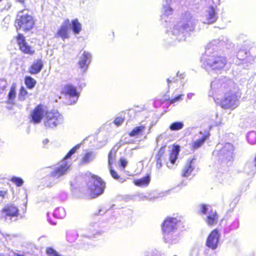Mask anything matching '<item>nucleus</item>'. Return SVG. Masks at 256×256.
Instances as JSON below:
<instances>
[{"instance_id": "f257e3e1", "label": "nucleus", "mask_w": 256, "mask_h": 256, "mask_svg": "<svg viewBox=\"0 0 256 256\" xmlns=\"http://www.w3.org/2000/svg\"><path fill=\"white\" fill-rule=\"evenodd\" d=\"M90 180L88 184V192L91 198H96L104 193L106 183L99 176L90 174Z\"/></svg>"}, {"instance_id": "f03ea898", "label": "nucleus", "mask_w": 256, "mask_h": 256, "mask_svg": "<svg viewBox=\"0 0 256 256\" xmlns=\"http://www.w3.org/2000/svg\"><path fill=\"white\" fill-rule=\"evenodd\" d=\"M63 117L57 110H48L44 118V124L46 128L52 129L62 123Z\"/></svg>"}, {"instance_id": "7ed1b4c3", "label": "nucleus", "mask_w": 256, "mask_h": 256, "mask_svg": "<svg viewBox=\"0 0 256 256\" xmlns=\"http://www.w3.org/2000/svg\"><path fill=\"white\" fill-rule=\"evenodd\" d=\"M234 147L232 144L226 142L218 150L216 151V155L219 158L221 163L228 164L234 160Z\"/></svg>"}, {"instance_id": "20e7f679", "label": "nucleus", "mask_w": 256, "mask_h": 256, "mask_svg": "<svg viewBox=\"0 0 256 256\" xmlns=\"http://www.w3.org/2000/svg\"><path fill=\"white\" fill-rule=\"evenodd\" d=\"M16 29L22 30L24 32L32 30L34 26L35 20L30 14H26L16 18L15 21Z\"/></svg>"}, {"instance_id": "39448f33", "label": "nucleus", "mask_w": 256, "mask_h": 256, "mask_svg": "<svg viewBox=\"0 0 256 256\" xmlns=\"http://www.w3.org/2000/svg\"><path fill=\"white\" fill-rule=\"evenodd\" d=\"M16 40L20 50L22 54L29 56H33L35 54V50L28 44L22 34H18L16 36Z\"/></svg>"}, {"instance_id": "423d86ee", "label": "nucleus", "mask_w": 256, "mask_h": 256, "mask_svg": "<svg viewBox=\"0 0 256 256\" xmlns=\"http://www.w3.org/2000/svg\"><path fill=\"white\" fill-rule=\"evenodd\" d=\"M46 106L42 104H38L31 112L30 117L31 122L34 124H39L44 118L47 112Z\"/></svg>"}, {"instance_id": "0eeeda50", "label": "nucleus", "mask_w": 256, "mask_h": 256, "mask_svg": "<svg viewBox=\"0 0 256 256\" xmlns=\"http://www.w3.org/2000/svg\"><path fill=\"white\" fill-rule=\"evenodd\" d=\"M1 212L5 219L17 218L20 214L18 206L14 203L6 204L1 210Z\"/></svg>"}, {"instance_id": "6e6552de", "label": "nucleus", "mask_w": 256, "mask_h": 256, "mask_svg": "<svg viewBox=\"0 0 256 256\" xmlns=\"http://www.w3.org/2000/svg\"><path fill=\"white\" fill-rule=\"evenodd\" d=\"M238 101V98L236 94L228 93L220 102L221 107L224 109H234L236 108L238 104L236 102Z\"/></svg>"}, {"instance_id": "1a4fd4ad", "label": "nucleus", "mask_w": 256, "mask_h": 256, "mask_svg": "<svg viewBox=\"0 0 256 256\" xmlns=\"http://www.w3.org/2000/svg\"><path fill=\"white\" fill-rule=\"evenodd\" d=\"M226 64V58L220 55L212 56L208 62V65L214 70H220L224 68Z\"/></svg>"}, {"instance_id": "9d476101", "label": "nucleus", "mask_w": 256, "mask_h": 256, "mask_svg": "<svg viewBox=\"0 0 256 256\" xmlns=\"http://www.w3.org/2000/svg\"><path fill=\"white\" fill-rule=\"evenodd\" d=\"M179 220L176 218L166 217L162 224V230L164 234H168L177 228Z\"/></svg>"}, {"instance_id": "9b49d317", "label": "nucleus", "mask_w": 256, "mask_h": 256, "mask_svg": "<svg viewBox=\"0 0 256 256\" xmlns=\"http://www.w3.org/2000/svg\"><path fill=\"white\" fill-rule=\"evenodd\" d=\"M220 234L218 229L215 228L212 230L208 234L206 240V246L212 250L217 248Z\"/></svg>"}, {"instance_id": "f8f14e48", "label": "nucleus", "mask_w": 256, "mask_h": 256, "mask_svg": "<svg viewBox=\"0 0 256 256\" xmlns=\"http://www.w3.org/2000/svg\"><path fill=\"white\" fill-rule=\"evenodd\" d=\"M71 164L68 162H64L52 171L50 176V177L58 178L67 173L70 168Z\"/></svg>"}, {"instance_id": "ddd939ff", "label": "nucleus", "mask_w": 256, "mask_h": 256, "mask_svg": "<svg viewBox=\"0 0 256 256\" xmlns=\"http://www.w3.org/2000/svg\"><path fill=\"white\" fill-rule=\"evenodd\" d=\"M70 24L68 19H66L63 24L60 26L58 31L55 34V37L56 38H61L62 40H65L69 38L68 26Z\"/></svg>"}, {"instance_id": "4468645a", "label": "nucleus", "mask_w": 256, "mask_h": 256, "mask_svg": "<svg viewBox=\"0 0 256 256\" xmlns=\"http://www.w3.org/2000/svg\"><path fill=\"white\" fill-rule=\"evenodd\" d=\"M44 65L42 58H37L34 60L28 67V72L30 74H37L42 70Z\"/></svg>"}, {"instance_id": "2eb2a0df", "label": "nucleus", "mask_w": 256, "mask_h": 256, "mask_svg": "<svg viewBox=\"0 0 256 256\" xmlns=\"http://www.w3.org/2000/svg\"><path fill=\"white\" fill-rule=\"evenodd\" d=\"M61 94L70 98L79 96V92L76 90V88L71 84L64 85L61 90Z\"/></svg>"}, {"instance_id": "dca6fc26", "label": "nucleus", "mask_w": 256, "mask_h": 256, "mask_svg": "<svg viewBox=\"0 0 256 256\" xmlns=\"http://www.w3.org/2000/svg\"><path fill=\"white\" fill-rule=\"evenodd\" d=\"M210 136V132H207L199 139L193 141L191 144L190 148L192 150H197L202 147L204 144L205 141L208 140Z\"/></svg>"}, {"instance_id": "f3484780", "label": "nucleus", "mask_w": 256, "mask_h": 256, "mask_svg": "<svg viewBox=\"0 0 256 256\" xmlns=\"http://www.w3.org/2000/svg\"><path fill=\"white\" fill-rule=\"evenodd\" d=\"M90 55L86 52H84L82 54V58L79 60L78 64L80 69L85 70L88 66L89 63L90 61Z\"/></svg>"}, {"instance_id": "a211bd4d", "label": "nucleus", "mask_w": 256, "mask_h": 256, "mask_svg": "<svg viewBox=\"0 0 256 256\" xmlns=\"http://www.w3.org/2000/svg\"><path fill=\"white\" fill-rule=\"evenodd\" d=\"M218 220V214L216 212L211 210L206 216V222L208 226H212L217 224Z\"/></svg>"}, {"instance_id": "6ab92c4d", "label": "nucleus", "mask_w": 256, "mask_h": 256, "mask_svg": "<svg viewBox=\"0 0 256 256\" xmlns=\"http://www.w3.org/2000/svg\"><path fill=\"white\" fill-rule=\"evenodd\" d=\"M16 86L15 84H12L9 90L7 96V100L6 102L7 104H14V99L16 97Z\"/></svg>"}, {"instance_id": "aec40b11", "label": "nucleus", "mask_w": 256, "mask_h": 256, "mask_svg": "<svg viewBox=\"0 0 256 256\" xmlns=\"http://www.w3.org/2000/svg\"><path fill=\"white\" fill-rule=\"evenodd\" d=\"M216 12L212 6L210 7V10L208 11L206 15V22L208 24H211L215 22L217 20Z\"/></svg>"}, {"instance_id": "412c9836", "label": "nucleus", "mask_w": 256, "mask_h": 256, "mask_svg": "<svg viewBox=\"0 0 256 256\" xmlns=\"http://www.w3.org/2000/svg\"><path fill=\"white\" fill-rule=\"evenodd\" d=\"M150 181V174H146L141 178L134 180L133 182L134 184L140 187L148 186Z\"/></svg>"}, {"instance_id": "4be33fe9", "label": "nucleus", "mask_w": 256, "mask_h": 256, "mask_svg": "<svg viewBox=\"0 0 256 256\" xmlns=\"http://www.w3.org/2000/svg\"><path fill=\"white\" fill-rule=\"evenodd\" d=\"M194 160V158H193L188 160V163L185 165L182 170V176L188 177L190 176L194 168V166H192V162Z\"/></svg>"}, {"instance_id": "5701e85b", "label": "nucleus", "mask_w": 256, "mask_h": 256, "mask_svg": "<svg viewBox=\"0 0 256 256\" xmlns=\"http://www.w3.org/2000/svg\"><path fill=\"white\" fill-rule=\"evenodd\" d=\"M94 158V154L92 151L86 152L80 160V165H84L91 162Z\"/></svg>"}, {"instance_id": "b1692460", "label": "nucleus", "mask_w": 256, "mask_h": 256, "mask_svg": "<svg viewBox=\"0 0 256 256\" xmlns=\"http://www.w3.org/2000/svg\"><path fill=\"white\" fill-rule=\"evenodd\" d=\"M146 126L144 124L134 127L129 133L130 137H138L142 136L146 130Z\"/></svg>"}, {"instance_id": "393cba45", "label": "nucleus", "mask_w": 256, "mask_h": 256, "mask_svg": "<svg viewBox=\"0 0 256 256\" xmlns=\"http://www.w3.org/2000/svg\"><path fill=\"white\" fill-rule=\"evenodd\" d=\"M180 147L178 145L174 146V148L169 155V160L172 164H174L178 158Z\"/></svg>"}, {"instance_id": "a878e982", "label": "nucleus", "mask_w": 256, "mask_h": 256, "mask_svg": "<svg viewBox=\"0 0 256 256\" xmlns=\"http://www.w3.org/2000/svg\"><path fill=\"white\" fill-rule=\"evenodd\" d=\"M71 28L73 33L75 34H78L82 30V24L78 18H75L71 21Z\"/></svg>"}, {"instance_id": "bb28decb", "label": "nucleus", "mask_w": 256, "mask_h": 256, "mask_svg": "<svg viewBox=\"0 0 256 256\" xmlns=\"http://www.w3.org/2000/svg\"><path fill=\"white\" fill-rule=\"evenodd\" d=\"M190 27V25L188 24H184L181 26H175L172 29L173 34L176 35L183 34L186 31L188 28Z\"/></svg>"}, {"instance_id": "cd10ccee", "label": "nucleus", "mask_w": 256, "mask_h": 256, "mask_svg": "<svg viewBox=\"0 0 256 256\" xmlns=\"http://www.w3.org/2000/svg\"><path fill=\"white\" fill-rule=\"evenodd\" d=\"M24 80L25 85L28 89L33 88L36 84V80L30 76H26Z\"/></svg>"}, {"instance_id": "c85d7f7f", "label": "nucleus", "mask_w": 256, "mask_h": 256, "mask_svg": "<svg viewBox=\"0 0 256 256\" xmlns=\"http://www.w3.org/2000/svg\"><path fill=\"white\" fill-rule=\"evenodd\" d=\"M116 156V150H110L108 154V167L112 166Z\"/></svg>"}, {"instance_id": "c756f323", "label": "nucleus", "mask_w": 256, "mask_h": 256, "mask_svg": "<svg viewBox=\"0 0 256 256\" xmlns=\"http://www.w3.org/2000/svg\"><path fill=\"white\" fill-rule=\"evenodd\" d=\"M184 123L182 122H175L172 123L170 126L169 128L172 131L178 130L182 129L184 128Z\"/></svg>"}, {"instance_id": "7c9ffc66", "label": "nucleus", "mask_w": 256, "mask_h": 256, "mask_svg": "<svg viewBox=\"0 0 256 256\" xmlns=\"http://www.w3.org/2000/svg\"><path fill=\"white\" fill-rule=\"evenodd\" d=\"M28 96V92L26 88L24 86H21L18 95V100L20 101H24Z\"/></svg>"}, {"instance_id": "2f4dec72", "label": "nucleus", "mask_w": 256, "mask_h": 256, "mask_svg": "<svg viewBox=\"0 0 256 256\" xmlns=\"http://www.w3.org/2000/svg\"><path fill=\"white\" fill-rule=\"evenodd\" d=\"M247 140L251 144H256V132L251 131L248 132L247 136Z\"/></svg>"}, {"instance_id": "473e14b6", "label": "nucleus", "mask_w": 256, "mask_h": 256, "mask_svg": "<svg viewBox=\"0 0 256 256\" xmlns=\"http://www.w3.org/2000/svg\"><path fill=\"white\" fill-rule=\"evenodd\" d=\"M110 174L112 178L116 180H119L121 182H122L124 181V179H122L120 178V176L118 175L117 172H116L113 166L108 167Z\"/></svg>"}, {"instance_id": "72a5a7b5", "label": "nucleus", "mask_w": 256, "mask_h": 256, "mask_svg": "<svg viewBox=\"0 0 256 256\" xmlns=\"http://www.w3.org/2000/svg\"><path fill=\"white\" fill-rule=\"evenodd\" d=\"M80 148V144H78L74 146L72 149H70L68 152L66 154L64 157L63 158V160H66L68 158H70L72 154H74L76 152V150Z\"/></svg>"}, {"instance_id": "f704fd0d", "label": "nucleus", "mask_w": 256, "mask_h": 256, "mask_svg": "<svg viewBox=\"0 0 256 256\" xmlns=\"http://www.w3.org/2000/svg\"><path fill=\"white\" fill-rule=\"evenodd\" d=\"M10 180L14 183L17 186H21L24 184V181L22 178L15 176H12Z\"/></svg>"}, {"instance_id": "c9c22d12", "label": "nucleus", "mask_w": 256, "mask_h": 256, "mask_svg": "<svg viewBox=\"0 0 256 256\" xmlns=\"http://www.w3.org/2000/svg\"><path fill=\"white\" fill-rule=\"evenodd\" d=\"M236 56L239 60H244L248 56V54L244 50H240L238 51Z\"/></svg>"}, {"instance_id": "e433bc0d", "label": "nucleus", "mask_w": 256, "mask_h": 256, "mask_svg": "<svg viewBox=\"0 0 256 256\" xmlns=\"http://www.w3.org/2000/svg\"><path fill=\"white\" fill-rule=\"evenodd\" d=\"M166 145L162 146L158 150L156 157L163 158H164V154L166 152Z\"/></svg>"}, {"instance_id": "4c0bfd02", "label": "nucleus", "mask_w": 256, "mask_h": 256, "mask_svg": "<svg viewBox=\"0 0 256 256\" xmlns=\"http://www.w3.org/2000/svg\"><path fill=\"white\" fill-rule=\"evenodd\" d=\"M46 253L48 256H60L56 250L51 247L46 248Z\"/></svg>"}, {"instance_id": "58836bf2", "label": "nucleus", "mask_w": 256, "mask_h": 256, "mask_svg": "<svg viewBox=\"0 0 256 256\" xmlns=\"http://www.w3.org/2000/svg\"><path fill=\"white\" fill-rule=\"evenodd\" d=\"M118 164L120 168L124 169L128 164V161L124 158H120L118 160Z\"/></svg>"}, {"instance_id": "ea45409f", "label": "nucleus", "mask_w": 256, "mask_h": 256, "mask_svg": "<svg viewBox=\"0 0 256 256\" xmlns=\"http://www.w3.org/2000/svg\"><path fill=\"white\" fill-rule=\"evenodd\" d=\"M182 96H183V94H180L176 96L175 98H172V99H168L166 100V101L170 104H174V102H176L178 101H180V100H182Z\"/></svg>"}, {"instance_id": "a19ab883", "label": "nucleus", "mask_w": 256, "mask_h": 256, "mask_svg": "<svg viewBox=\"0 0 256 256\" xmlns=\"http://www.w3.org/2000/svg\"><path fill=\"white\" fill-rule=\"evenodd\" d=\"M207 205L204 204H202L200 206V209L198 211V213L200 214H204L206 213L208 211Z\"/></svg>"}, {"instance_id": "79ce46f5", "label": "nucleus", "mask_w": 256, "mask_h": 256, "mask_svg": "<svg viewBox=\"0 0 256 256\" xmlns=\"http://www.w3.org/2000/svg\"><path fill=\"white\" fill-rule=\"evenodd\" d=\"M163 159H164L163 158L156 157V168H157L160 169L162 167V161Z\"/></svg>"}, {"instance_id": "37998d69", "label": "nucleus", "mask_w": 256, "mask_h": 256, "mask_svg": "<svg viewBox=\"0 0 256 256\" xmlns=\"http://www.w3.org/2000/svg\"><path fill=\"white\" fill-rule=\"evenodd\" d=\"M124 122V118L121 117H117L116 118L114 121V123L117 126H119L121 125Z\"/></svg>"}, {"instance_id": "c03bdc74", "label": "nucleus", "mask_w": 256, "mask_h": 256, "mask_svg": "<svg viewBox=\"0 0 256 256\" xmlns=\"http://www.w3.org/2000/svg\"><path fill=\"white\" fill-rule=\"evenodd\" d=\"M8 194V190H0V198H4Z\"/></svg>"}, {"instance_id": "a18cd8bd", "label": "nucleus", "mask_w": 256, "mask_h": 256, "mask_svg": "<svg viewBox=\"0 0 256 256\" xmlns=\"http://www.w3.org/2000/svg\"><path fill=\"white\" fill-rule=\"evenodd\" d=\"M173 10L170 6L165 8L164 13L166 15L170 14L172 13Z\"/></svg>"}, {"instance_id": "49530a36", "label": "nucleus", "mask_w": 256, "mask_h": 256, "mask_svg": "<svg viewBox=\"0 0 256 256\" xmlns=\"http://www.w3.org/2000/svg\"><path fill=\"white\" fill-rule=\"evenodd\" d=\"M206 1L208 4H212L214 3V2L212 0H206Z\"/></svg>"}, {"instance_id": "de8ad7c7", "label": "nucleus", "mask_w": 256, "mask_h": 256, "mask_svg": "<svg viewBox=\"0 0 256 256\" xmlns=\"http://www.w3.org/2000/svg\"><path fill=\"white\" fill-rule=\"evenodd\" d=\"M16 0L22 4H24V0Z\"/></svg>"}, {"instance_id": "09e8293b", "label": "nucleus", "mask_w": 256, "mask_h": 256, "mask_svg": "<svg viewBox=\"0 0 256 256\" xmlns=\"http://www.w3.org/2000/svg\"><path fill=\"white\" fill-rule=\"evenodd\" d=\"M166 81L168 84L172 82V80L170 78H167Z\"/></svg>"}, {"instance_id": "8fccbe9b", "label": "nucleus", "mask_w": 256, "mask_h": 256, "mask_svg": "<svg viewBox=\"0 0 256 256\" xmlns=\"http://www.w3.org/2000/svg\"><path fill=\"white\" fill-rule=\"evenodd\" d=\"M194 24L192 23V24H191V26H192V27H194Z\"/></svg>"}, {"instance_id": "3c124183", "label": "nucleus", "mask_w": 256, "mask_h": 256, "mask_svg": "<svg viewBox=\"0 0 256 256\" xmlns=\"http://www.w3.org/2000/svg\"><path fill=\"white\" fill-rule=\"evenodd\" d=\"M2 0H0V2H2Z\"/></svg>"}]
</instances>
